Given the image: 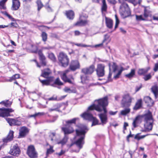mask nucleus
<instances>
[{
	"instance_id": "1",
	"label": "nucleus",
	"mask_w": 158,
	"mask_h": 158,
	"mask_svg": "<svg viewBox=\"0 0 158 158\" xmlns=\"http://www.w3.org/2000/svg\"><path fill=\"white\" fill-rule=\"evenodd\" d=\"M108 105V97H105L95 100L94 104L89 107V110H94L101 112L103 111V113H101L98 115L100 120L101 123H99V120L96 118L93 117L92 126L97 125H101L104 126L108 122V117L107 114V110L106 106Z\"/></svg>"
},
{
	"instance_id": "2",
	"label": "nucleus",
	"mask_w": 158,
	"mask_h": 158,
	"mask_svg": "<svg viewBox=\"0 0 158 158\" xmlns=\"http://www.w3.org/2000/svg\"><path fill=\"white\" fill-rule=\"evenodd\" d=\"M80 66L78 61L77 60H72L69 65V69H67L61 75L62 79L65 82H68L70 84H72L73 82L71 79H73L72 75L70 76V79L68 78L67 76V74L69 73L70 70L72 71H75L76 69L80 68Z\"/></svg>"
},
{
	"instance_id": "3",
	"label": "nucleus",
	"mask_w": 158,
	"mask_h": 158,
	"mask_svg": "<svg viewBox=\"0 0 158 158\" xmlns=\"http://www.w3.org/2000/svg\"><path fill=\"white\" fill-rule=\"evenodd\" d=\"M118 1L121 4L119 10L121 15L123 18L129 16L131 14V11L128 5L124 1H127L133 3L135 2V0H118Z\"/></svg>"
},
{
	"instance_id": "4",
	"label": "nucleus",
	"mask_w": 158,
	"mask_h": 158,
	"mask_svg": "<svg viewBox=\"0 0 158 158\" xmlns=\"http://www.w3.org/2000/svg\"><path fill=\"white\" fill-rule=\"evenodd\" d=\"M109 73L108 77V82H110L112 81V79L111 78V76L112 73L114 74V78L116 79L118 78L120 74H121L123 69H121L119 70L117 73L116 71L117 69V66L116 64L113 62L111 63H109Z\"/></svg>"
},
{
	"instance_id": "5",
	"label": "nucleus",
	"mask_w": 158,
	"mask_h": 158,
	"mask_svg": "<svg viewBox=\"0 0 158 158\" xmlns=\"http://www.w3.org/2000/svg\"><path fill=\"white\" fill-rule=\"evenodd\" d=\"M86 129V127L85 126L82 128L76 130L77 135L81 136L80 138L75 143L76 144L79 148V149L82 148V145L84 144L83 139L86 133L85 130Z\"/></svg>"
},
{
	"instance_id": "6",
	"label": "nucleus",
	"mask_w": 158,
	"mask_h": 158,
	"mask_svg": "<svg viewBox=\"0 0 158 158\" xmlns=\"http://www.w3.org/2000/svg\"><path fill=\"white\" fill-rule=\"evenodd\" d=\"M134 98L129 94H124L122 97L121 104L123 107H128L131 104Z\"/></svg>"
},
{
	"instance_id": "7",
	"label": "nucleus",
	"mask_w": 158,
	"mask_h": 158,
	"mask_svg": "<svg viewBox=\"0 0 158 158\" xmlns=\"http://www.w3.org/2000/svg\"><path fill=\"white\" fill-rule=\"evenodd\" d=\"M145 121L146 122L145 124V128L149 130H152V123L153 122L152 114L150 113L144 115Z\"/></svg>"
},
{
	"instance_id": "8",
	"label": "nucleus",
	"mask_w": 158,
	"mask_h": 158,
	"mask_svg": "<svg viewBox=\"0 0 158 158\" xmlns=\"http://www.w3.org/2000/svg\"><path fill=\"white\" fill-rule=\"evenodd\" d=\"M58 60L62 67H66L68 65L69 59L66 54L63 52L60 53L58 56Z\"/></svg>"
},
{
	"instance_id": "9",
	"label": "nucleus",
	"mask_w": 158,
	"mask_h": 158,
	"mask_svg": "<svg viewBox=\"0 0 158 158\" xmlns=\"http://www.w3.org/2000/svg\"><path fill=\"white\" fill-rule=\"evenodd\" d=\"M27 153L31 158H35L37 156V154L35 150V148L32 145L28 147Z\"/></svg>"
},
{
	"instance_id": "10",
	"label": "nucleus",
	"mask_w": 158,
	"mask_h": 158,
	"mask_svg": "<svg viewBox=\"0 0 158 158\" xmlns=\"http://www.w3.org/2000/svg\"><path fill=\"white\" fill-rule=\"evenodd\" d=\"M9 152L11 155L18 156L20 153V150L17 144H16L12 147Z\"/></svg>"
},
{
	"instance_id": "11",
	"label": "nucleus",
	"mask_w": 158,
	"mask_h": 158,
	"mask_svg": "<svg viewBox=\"0 0 158 158\" xmlns=\"http://www.w3.org/2000/svg\"><path fill=\"white\" fill-rule=\"evenodd\" d=\"M104 65L102 64H99L97 65L96 70L97 74L99 77H102L105 74Z\"/></svg>"
},
{
	"instance_id": "12",
	"label": "nucleus",
	"mask_w": 158,
	"mask_h": 158,
	"mask_svg": "<svg viewBox=\"0 0 158 158\" xmlns=\"http://www.w3.org/2000/svg\"><path fill=\"white\" fill-rule=\"evenodd\" d=\"M13 111L14 110L11 109H0V116L4 117L10 116V113Z\"/></svg>"
},
{
	"instance_id": "13",
	"label": "nucleus",
	"mask_w": 158,
	"mask_h": 158,
	"mask_svg": "<svg viewBox=\"0 0 158 158\" xmlns=\"http://www.w3.org/2000/svg\"><path fill=\"white\" fill-rule=\"evenodd\" d=\"M87 18V16L80 15V21L77 22L75 24V25L76 26H81L85 25L87 23V21L86 20Z\"/></svg>"
},
{
	"instance_id": "14",
	"label": "nucleus",
	"mask_w": 158,
	"mask_h": 158,
	"mask_svg": "<svg viewBox=\"0 0 158 158\" xmlns=\"http://www.w3.org/2000/svg\"><path fill=\"white\" fill-rule=\"evenodd\" d=\"M92 110H89L88 108L87 111L81 114V116L85 119L91 120L93 118V117L92 115L90 113V111Z\"/></svg>"
},
{
	"instance_id": "15",
	"label": "nucleus",
	"mask_w": 158,
	"mask_h": 158,
	"mask_svg": "<svg viewBox=\"0 0 158 158\" xmlns=\"http://www.w3.org/2000/svg\"><path fill=\"white\" fill-rule=\"evenodd\" d=\"M94 65H91L89 68L82 69V72L85 74H90L94 72Z\"/></svg>"
},
{
	"instance_id": "16",
	"label": "nucleus",
	"mask_w": 158,
	"mask_h": 158,
	"mask_svg": "<svg viewBox=\"0 0 158 158\" xmlns=\"http://www.w3.org/2000/svg\"><path fill=\"white\" fill-rule=\"evenodd\" d=\"M12 4L11 9L16 10L18 9L20 6V2L19 0H12Z\"/></svg>"
},
{
	"instance_id": "17",
	"label": "nucleus",
	"mask_w": 158,
	"mask_h": 158,
	"mask_svg": "<svg viewBox=\"0 0 158 158\" xmlns=\"http://www.w3.org/2000/svg\"><path fill=\"white\" fill-rule=\"evenodd\" d=\"M52 73L51 71L48 68L46 69L43 70H42V73L41 76L45 78H48L49 75Z\"/></svg>"
},
{
	"instance_id": "18",
	"label": "nucleus",
	"mask_w": 158,
	"mask_h": 158,
	"mask_svg": "<svg viewBox=\"0 0 158 158\" xmlns=\"http://www.w3.org/2000/svg\"><path fill=\"white\" fill-rule=\"evenodd\" d=\"M19 131V136L23 137L27 134L29 131L27 127H23L20 129Z\"/></svg>"
},
{
	"instance_id": "19",
	"label": "nucleus",
	"mask_w": 158,
	"mask_h": 158,
	"mask_svg": "<svg viewBox=\"0 0 158 158\" xmlns=\"http://www.w3.org/2000/svg\"><path fill=\"white\" fill-rule=\"evenodd\" d=\"M61 129L65 135L71 134L74 131V130L72 127L67 126L66 125L65 127H62Z\"/></svg>"
},
{
	"instance_id": "20",
	"label": "nucleus",
	"mask_w": 158,
	"mask_h": 158,
	"mask_svg": "<svg viewBox=\"0 0 158 158\" xmlns=\"http://www.w3.org/2000/svg\"><path fill=\"white\" fill-rule=\"evenodd\" d=\"M54 77H51L46 80H41L39 78V81L43 85H50V83L53 81Z\"/></svg>"
},
{
	"instance_id": "21",
	"label": "nucleus",
	"mask_w": 158,
	"mask_h": 158,
	"mask_svg": "<svg viewBox=\"0 0 158 158\" xmlns=\"http://www.w3.org/2000/svg\"><path fill=\"white\" fill-rule=\"evenodd\" d=\"M93 2L96 3H99L100 0H92ZM102 12L106 11L107 6L105 0H102Z\"/></svg>"
},
{
	"instance_id": "22",
	"label": "nucleus",
	"mask_w": 158,
	"mask_h": 158,
	"mask_svg": "<svg viewBox=\"0 0 158 158\" xmlns=\"http://www.w3.org/2000/svg\"><path fill=\"white\" fill-rule=\"evenodd\" d=\"M49 137L52 143L54 144L57 143L58 139L57 138L55 133L52 132L50 133L49 135Z\"/></svg>"
},
{
	"instance_id": "23",
	"label": "nucleus",
	"mask_w": 158,
	"mask_h": 158,
	"mask_svg": "<svg viewBox=\"0 0 158 158\" xmlns=\"http://www.w3.org/2000/svg\"><path fill=\"white\" fill-rule=\"evenodd\" d=\"M13 134L14 131H10L6 137L3 139V141L7 143L11 140L13 139Z\"/></svg>"
},
{
	"instance_id": "24",
	"label": "nucleus",
	"mask_w": 158,
	"mask_h": 158,
	"mask_svg": "<svg viewBox=\"0 0 158 158\" xmlns=\"http://www.w3.org/2000/svg\"><path fill=\"white\" fill-rule=\"evenodd\" d=\"M38 53L39 56L40 60L42 62V64L43 66L46 65V63L45 61V57L42 53V51L41 50H39Z\"/></svg>"
},
{
	"instance_id": "25",
	"label": "nucleus",
	"mask_w": 158,
	"mask_h": 158,
	"mask_svg": "<svg viewBox=\"0 0 158 158\" xmlns=\"http://www.w3.org/2000/svg\"><path fill=\"white\" fill-rule=\"evenodd\" d=\"M105 21L107 27L109 29L112 28L113 26V20L110 18L105 17Z\"/></svg>"
},
{
	"instance_id": "26",
	"label": "nucleus",
	"mask_w": 158,
	"mask_h": 158,
	"mask_svg": "<svg viewBox=\"0 0 158 158\" xmlns=\"http://www.w3.org/2000/svg\"><path fill=\"white\" fill-rule=\"evenodd\" d=\"M142 106V100L139 99L136 102L133 109L134 110H136L140 109Z\"/></svg>"
},
{
	"instance_id": "27",
	"label": "nucleus",
	"mask_w": 158,
	"mask_h": 158,
	"mask_svg": "<svg viewBox=\"0 0 158 158\" xmlns=\"http://www.w3.org/2000/svg\"><path fill=\"white\" fill-rule=\"evenodd\" d=\"M150 69V68L149 67L145 69H139L138 71V74L140 75H144L148 72Z\"/></svg>"
},
{
	"instance_id": "28",
	"label": "nucleus",
	"mask_w": 158,
	"mask_h": 158,
	"mask_svg": "<svg viewBox=\"0 0 158 158\" xmlns=\"http://www.w3.org/2000/svg\"><path fill=\"white\" fill-rule=\"evenodd\" d=\"M151 12L148 7H145L144 11L143 16L146 19L151 15Z\"/></svg>"
},
{
	"instance_id": "29",
	"label": "nucleus",
	"mask_w": 158,
	"mask_h": 158,
	"mask_svg": "<svg viewBox=\"0 0 158 158\" xmlns=\"http://www.w3.org/2000/svg\"><path fill=\"white\" fill-rule=\"evenodd\" d=\"M144 101L145 102L147 103L148 105L151 106L153 104V100L149 96H146L144 98Z\"/></svg>"
},
{
	"instance_id": "30",
	"label": "nucleus",
	"mask_w": 158,
	"mask_h": 158,
	"mask_svg": "<svg viewBox=\"0 0 158 158\" xmlns=\"http://www.w3.org/2000/svg\"><path fill=\"white\" fill-rule=\"evenodd\" d=\"M66 15L69 19H73L74 17V14L72 10H69L66 11Z\"/></svg>"
},
{
	"instance_id": "31",
	"label": "nucleus",
	"mask_w": 158,
	"mask_h": 158,
	"mask_svg": "<svg viewBox=\"0 0 158 158\" xmlns=\"http://www.w3.org/2000/svg\"><path fill=\"white\" fill-rule=\"evenodd\" d=\"M152 91L154 94L156 98H158V88L156 85H154L152 88Z\"/></svg>"
},
{
	"instance_id": "32",
	"label": "nucleus",
	"mask_w": 158,
	"mask_h": 158,
	"mask_svg": "<svg viewBox=\"0 0 158 158\" xmlns=\"http://www.w3.org/2000/svg\"><path fill=\"white\" fill-rule=\"evenodd\" d=\"M78 119V118H74L72 119L66 121V125L67 126H71L70 125L72 124H75L76 120Z\"/></svg>"
},
{
	"instance_id": "33",
	"label": "nucleus",
	"mask_w": 158,
	"mask_h": 158,
	"mask_svg": "<svg viewBox=\"0 0 158 158\" xmlns=\"http://www.w3.org/2000/svg\"><path fill=\"white\" fill-rule=\"evenodd\" d=\"M141 118L140 116H137L135 119H134L132 123V125L134 127H137L136 124L138 123Z\"/></svg>"
},
{
	"instance_id": "34",
	"label": "nucleus",
	"mask_w": 158,
	"mask_h": 158,
	"mask_svg": "<svg viewBox=\"0 0 158 158\" xmlns=\"http://www.w3.org/2000/svg\"><path fill=\"white\" fill-rule=\"evenodd\" d=\"M135 73V69H131V72L125 75L126 77L129 78H131L133 77Z\"/></svg>"
},
{
	"instance_id": "35",
	"label": "nucleus",
	"mask_w": 158,
	"mask_h": 158,
	"mask_svg": "<svg viewBox=\"0 0 158 158\" xmlns=\"http://www.w3.org/2000/svg\"><path fill=\"white\" fill-rule=\"evenodd\" d=\"M131 109L129 108H127L121 111V114L123 115H125L129 113L130 112Z\"/></svg>"
},
{
	"instance_id": "36",
	"label": "nucleus",
	"mask_w": 158,
	"mask_h": 158,
	"mask_svg": "<svg viewBox=\"0 0 158 158\" xmlns=\"http://www.w3.org/2000/svg\"><path fill=\"white\" fill-rule=\"evenodd\" d=\"M68 139V138L67 137L66 135H65L64 138L62 140H61L60 141H59V140H58L57 144H61L62 145H63L66 143Z\"/></svg>"
},
{
	"instance_id": "37",
	"label": "nucleus",
	"mask_w": 158,
	"mask_h": 158,
	"mask_svg": "<svg viewBox=\"0 0 158 158\" xmlns=\"http://www.w3.org/2000/svg\"><path fill=\"white\" fill-rule=\"evenodd\" d=\"M65 96H62L60 98H57V97L56 96H53L52 97L49 98L48 99L49 100H58L60 101L62 100V99H64Z\"/></svg>"
},
{
	"instance_id": "38",
	"label": "nucleus",
	"mask_w": 158,
	"mask_h": 158,
	"mask_svg": "<svg viewBox=\"0 0 158 158\" xmlns=\"http://www.w3.org/2000/svg\"><path fill=\"white\" fill-rule=\"evenodd\" d=\"M7 0H2L0 1V8L2 9H5V4Z\"/></svg>"
},
{
	"instance_id": "39",
	"label": "nucleus",
	"mask_w": 158,
	"mask_h": 158,
	"mask_svg": "<svg viewBox=\"0 0 158 158\" xmlns=\"http://www.w3.org/2000/svg\"><path fill=\"white\" fill-rule=\"evenodd\" d=\"M139 135L140 133H138L136 134L134 138L138 140H139L141 139L144 138L146 136V135L140 136Z\"/></svg>"
},
{
	"instance_id": "40",
	"label": "nucleus",
	"mask_w": 158,
	"mask_h": 158,
	"mask_svg": "<svg viewBox=\"0 0 158 158\" xmlns=\"http://www.w3.org/2000/svg\"><path fill=\"white\" fill-rule=\"evenodd\" d=\"M36 3L38 6V11H39L43 7V4L40 0H37L36 2Z\"/></svg>"
},
{
	"instance_id": "41",
	"label": "nucleus",
	"mask_w": 158,
	"mask_h": 158,
	"mask_svg": "<svg viewBox=\"0 0 158 158\" xmlns=\"http://www.w3.org/2000/svg\"><path fill=\"white\" fill-rule=\"evenodd\" d=\"M136 20L138 21H145L146 20V19L144 17H143L142 15H136Z\"/></svg>"
},
{
	"instance_id": "42",
	"label": "nucleus",
	"mask_w": 158,
	"mask_h": 158,
	"mask_svg": "<svg viewBox=\"0 0 158 158\" xmlns=\"http://www.w3.org/2000/svg\"><path fill=\"white\" fill-rule=\"evenodd\" d=\"M0 103H2L6 107H9L11 104V102L8 101H2Z\"/></svg>"
},
{
	"instance_id": "43",
	"label": "nucleus",
	"mask_w": 158,
	"mask_h": 158,
	"mask_svg": "<svg viewBox=\"0 0 158 158\" xmlns=\"http://www.w3.org/2000/svg\"><path fill=\"white\" fill-rule=\"evenodd\" d=\"M48 57L53 61H55L56 60V57L54 54L52 53H49L48 54Z\"/></svg>"
},
{
	"instance_id": "44",
	"label": "nucleus",
	"mask_w": 158,
	"mask_h": 158,
	"mask_svg": "<svg viewBox=\"0 0 158 158\" xmlns=\"http://www.w3.org/2000/svg\"><path fill=\"white\" fill-rule=\"evenodd\" d=\"M54 83L55 84L59 85H62L63 84L59 78H57L56 79Z\"/></svg>"
},
{
	"instance_id": "45",
	"label": "nucleus",
	"mask_w": 158,
	"mask_h": 158,
	"mask_svg": "<svg viewBox=\"0 0 158 158\" xmlns=\"http://www.w3.org/2000/svg\"><path fill=\"white\" fill-rule=\"evenodd\" d=\"M44 114V113L43 112H38L37 113H36L35 114H33V115H31L29 116V117L31 118V117H35L36 116H41L43 115Z\"/></svg>"
},
{
	"instance_id": "46",
	"label": "nucleus",
	"mask_w": 158,
	"mask_h": 158,
	"mask_svg": "<svg viewBox=\"0 0 158 158\" xmlns=\"http://www.w3.org/2000/svg\"><path fill=\"white\" fill-rule=\"evenodd\" d=\"M115 24L114 27V29H115L118 27V25L119 23V21L116 15H115Z\"/></svg>"
},
{
	"instance_id": "47",
	"label": "nucleus",
	"mask_w": 158,
	"mask_h": 158,
	"mask_svg": "<svg viewBox=\"0 0 158 158\" xmlns=\"http://www.w3.org/2000/svg\"><path fill=\"white\" fill-rule=\"evenodd\" d=\"M152 76L150 73L145 75L143 77L144 79L146 81H148L151 78Z\"/></svg>"
},
{
	"instance_id": "48",
	"label": "nucleus",
	"mask_w": 158,
	"mask_h": 158,
	"mask_svg": "<svg viewBox=\"0 0 158 158\" xmlns=\"http://www.w3.org/2000/svg\"><path fill=\"white\" fill-rule=\"evenodd\" d=\"M105 40H104L102 42L101 44L95 45L93 47H95L96 48H102L103 47V43L105 42Z\"/></svg>"
},
{
	"instance_id": "49",
	"label": "nucleus",
	"mask_w": 158,
	"mask_h": 158,
	"mask_svg": "<svg viewBox=\"0 0 158 158\" xmlns=\"http://www.w3.org/2000/svg\"><path fill=\"white\" fill-rule=\"evenodd\" d=\"M64 91L66 92L69 93L73 92L72 90H71L69 88L67 87H65V88L64 89Z\"/></svg>"
},
{
	"instance_id": "50",
	"label": "nucleus",
	"mask_w": 158,
	"mask_h": 158,
	"mask_svg": "<svg viewBox=\"0 0 158 158\" xmlns=\"http://www.w3.org/2000/svg\"><path fill=\"white\" fill-rule=\"evenodd\" d=\"M42 40H47V34L45 32H43L42 34Z\"/></svg>"
},
{
	"instance_id": "51",
	"label": "nucleus",
	"mask_w": 158,
	"mask_h": 158,
	"mask_svg": "<svg viewBox=\"0 0 158 158\" xmlns=\"http://www.w3.org/2000/svg\"><path fill=\"white\" fill-rule=\"evenodd\" d=\"M32 47L33 48L32 52H33L36 53L37 52L38 47L37 46H34L32 45Z\"/></svg>"
},
{
	"instance_id": "52",
	"label": "nucleus",
	"mask_w": 158,
	"mask_h": 158,
	"mask_svg": "<svg viewBox=\"0 0 158 158\" xmlns=\"http://www.w3.org/2000/svg\"><path fill=\"white\" fill-rule=\"evenodd\" d=\"M45 7L48 11L50 12L52 11V9L49 6L48 3L46 4V5L45 6Z\"/></svg>"
},
{
	"instance_id": "53",
	"label": "nucleus",
	"mask_w": 158,
	"mask_h": 158,
	"mask_svg": "<svg viewBox=\"0 0 158 158\" xmlns=\"http://www.w3.org/2000/svg\"><path fill=\"white\" fill-rule=\"evenodd\" d=\"M13 119L8 118L7 120L10 126L13 125Z\"/></svg>"
},
{
	"instance_id": "54",
	"label": "nucleus",
	"mask_w": 158,
	"mask_h": 158,
	"mask_svg": "<svg viewBox=\"0 0 158 158\" xmlns=\"http://www.w3.org/2000/svg\"><path fill=\"white\" fill-rule=\"evenodd\" d=\"M65 152V151L62 150H61V151L59 153H56V154L58 155L59 156H60L63 154H64V153Z\"/></svg>"
},
{
	"instance_id": "55",
	"label": "nucleus",
	"mask_w": 158,
	"mask_h": 158,
	"mask_svg": "<svg viewBox=\"0 0 158 158\" xmlns=\"http://www.w3.org/2000/svg\"><path fill=\"white\" fill-rule=\"evenodd\" d=\"M15 79H16L15 77V76H14V75H13L12 77H10L9 79H7L6 81L11 82L12 81H13V80H14Z\"/></svg>"
},
{
	"instance_id": "56",
	"label": "nucleus",
	"mask_w": 158,
	"mask_h": 158,
	"mask_svg": "<svg viewBox=\"0 0 158 158\" xmlns=\"http://www.w3.org/2000/svg\"><path fill=\"white\" fill-rule=\"evenodd\" d=\"M154 71L155 72H156L158 70V63L155 64L154 67Z\"/></svg>"
},
{
	"instance_id": "57",
	"label": "nucleus",
	"mask_w": 158,
	"mask_h": 158,
	"mask_svg": "<svg viewBox=\"0 0 158 158\" xmlns=\"http://www.w3.org/2000/svg\"><path fill=\"white\" fill-rule=\"evenodd\" d=\"M107 1L109 3L113 4H115L116 2L115 0H107Z\"/></svg>"
},
{
	"instance_id": "58",
	"label": "nucleus",
	"mask_w": 158,
	"mask_h": 158,
	"mask_svg": "<svg viewBox=\"0 0 158 158\" xmlns=\"http://www.w3.org/2000/svg\"><path fill=\"white\" fill-rule=\"evenodd\" d=\"M117 111L114 112L112 111H110L109 112V114L111 115H115L117 113Z\"/></svg>"
},
{
	"instance_id": "59",
	"label": "nucleus",
	"mask_w": 158,
	"mask_h": 158,
	"mask_svg": "<svg viewBox=\"0 0 158 158\" xmlns=\"http://www.w3.org/2000/svg\"><path fill=\"white\" fill-rule=\"evenodd\" d=\"M21 122L18 120L16 119V122L15 125L19 126L21 124Z\"/></svg>"
},
{
	"instance_id": "60",
	"label": "nucleus",
	"mask_w": 158,
	"mask_h": 158,
	"mask_svg": "<svg viewBox=\"0 0 158 158\" xmlns=\"http://www.w3.org/2000/svg\"><path fill=\"white\" fill-rule=\"evenodd\" d=\"M120 98V96L119 95H117L115 96V100L118 101Z\"/></svg>"
},
{
	"instance_id": "61",
	"label": "nucleus",
	"mask_w": 158,
	"mask_h": 158,
	"mask_svg": "<svg viewBox=\"0 0 158 158\" xmlns=\"http://www.w3.org/2000/svg\"><path fill=\"white\" fill-rule=\"evenodd\" d=\"M53 152L52 148H50L49 149H48L47 150V152L48 153L52 152Z\"/></svg>"
},
{
	"instance_id": "62",
	"label": "nucleus",
	"mask_w": 158,
	"mask_h": 158,
	"mask_svg": "<svg viewBox=\"0 0 158 158\" xmlns=\"http://www.w3.org/2000/svg\"><path fill=\"white\" fill-rule=\"evenodd\" d=\"M141 85H140L139 87H137L135 89V92H137L139 90V89L141 88Z\"/></svg>"
},
{
	"instance_id": "63",
	"label": "nucleus",
	"mask_w": 158,
	"mask_h": 158,
	"mask_svg": "<svg viewBox=\"0 0 158 158\" xmlns=\"http://www.w3.org/2000/svg\"><path fill=\"white\" fill-rule=\"evenodd\" d=\"M15 77V79H18L19 78V74H15L14 75Z\"/></svg>"
},
{
	"instance_id": "64",
	"label": "nucleus",
	"mask_w": 158,
	"mask_h": 158,
	"mask_svg": "<svg viewBox=\"0 0 158 158\" xmlns=\"http://www.w3.org/2000/svg\"><path fill=\"white\" fill-rule=\"evenodd\" d=\"M128 126V124L127 123H124V129H126V127H127Z\"/></svg>"
}]
</instances>
